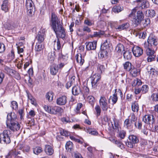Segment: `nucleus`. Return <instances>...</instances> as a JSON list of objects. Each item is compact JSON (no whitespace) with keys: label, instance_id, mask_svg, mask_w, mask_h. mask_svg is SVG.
I'll return each instance as SVG.
<instances>
[{"label":"nucleus","instance_id":"nucleus-1","mask_svg":"<svg viewBox=\"0 0 158 158\" xmlns=\"http://www.w3.org/2000/svg\"><path fill=\"white\" fill-rule=\"evenodd\" d=\"M50 25L56 36H59L62 39L64 38L66 35L65 30L60 23L57 16L54 13H52L51 14Z\"/></svg>","mask_w":158,"mask_h":158},{"label":"nucleus","instance_id":"nucleus-2","mask_svg":"<svg viewBox=\"0 0 158 158\" xmlns=\"http://www.w3.org/2000/svg\"><path fill=\"white\" fill-rule=\"evenodd\" d=\"M147 43L153 49L156 50L158 45V37L153 35H151L148 37Z\"/></svg>","mask_w":158,"mask_h":158},{"label":"nucleus","instance_id":"nucleus-3","mask_svg":"<svg viewBox=\"0 0 158 158\" xmlns=\"http://www.w3.org/2000/svg\"><path fill=\"white\" fill-rule=\"evenodd\" d=\"M11 132L9 130H5L0 134V142H3L6 144L9 143L11 141L10 135Z\"/></svg>","mask_w":158,"mask_h":158},{"label":"nucleus","instance_id":"nucleus-4","mask_svg":"<svg viewBox=\"0 0 158 158\" xmlns=\"http://www.w3.org/2000/svg\"><path fill=\"white\" fill-rule=\"evenodd\" d=\"M44 108L46 111L52 114H56L57 113H61L63 111L62 108L58 106L51 107L45 105L44 106Z\"/></svg>","mask_w":158,"mask_h":158},{"label":"nucleus","instance_id":"nucleus-5","mask_svg":"<svg viewBox=\"0 0 158 158\" xmlns=\"http://www.w3.org/2000/svg\"><path fill=\"white\" fill-rule=\"evenodd\" d=\"M129 141L126 143V145L129 148H132L135 146V143L139 142L138 138L134 135H130L128 137Z\"/></svg>","mask_w":158,"mask_h":158},{"label":"nucleus","instance_id":"nucleus-6","mask_svg":"<svg viewBox=\"0 0 158 158\" xmlns=\"http://www.w3.org/2000/svg\"><path fill=\"white\" fill-rule=\"evenodd\" d=\"M101 78V75L99 74H95L91 77V84L92 87L95 89L98 85V82Z\"/></svg>","mask_w":158,"mask_h":158},{"label":"nucleus","instance_id":"nucleus-7","mask_svg":"<svg viewBox=\"0 0 158 158\" xmlns=\"http://www.w3.org/2000/svg\"><path fill=\"white\" fill-rule=\"evenodd\" d=\"M7 127L13 131H18L21 128L20 124L17 121L6 124Z\"/></svg>","mask_w":158,"mask_h":158},{"label":"nucleus","instance_id":"nucleus-8","mask_svg":"<svg viewBox=\"0 0 158 158\" xmlns=\"http://www.w3.org/2000/svg\"><path fill=\"white\" fill-rule=\"evenodd\" d=\"M99 102L102 110L106 111L108 109L107 100L104 96H101Z\"/></svg>","mask_w":158,"mask_h":158},{"label":"nucleus","instance_id":"nucleus-9","mask_svg":"<svg viewBox=\"0 0 158 158\" xmlns=\"http://www.w3.org/2000/svg\"><path fill=\"white\" fill-rule=\"evenodd\" d=\"M143 121L146 123L152 124L155 122L154 117L153 115H146L143 117Z\"/></svg>","mask_w":158,"mask_h":158},{"label":"nucleus","instance_id":"nucleus-10","mask_svg":"<svg viewBox=\"0 0 158 158\" xmlns=\"http://www.w3.org/2000/svg\"><path fill=\"white\" fill-rule=\"evenodd\" d=\"M132 51L134 56L136 57L141 56L143 52V49L138 46H134L132 49Z\"/></svg>","mask_w":158,"mask_h":158},{"label":"nucleus","instance_id":"nucleus-11","mask_svg":"<svg viewBox=\"0 0 158 158\" xmlns=\"http://www.w3.org/2000/svg\"><path fill=\"white\" fill-rule=\"evenodd\" d=\"M17 121V116L15 114L11 112L8 114L6 124L16 122Z\"/></svg>","mask_w":158,"mask_h":158},{"label":"nucleus","instance_id":"nucleus-12","mask_svg":"<svg viewBox=\"0 0 158 158\" xmlns=\"http://www.w3.org/2000/svg\"><path fill=\"white\" fill-rule=\"evenodd\" d=\"M67 102V97L65 95L60 97L57 99L56 101V104L59 106L64 105Z\"/></svg>","mask_w":158,"mask_h":158},{"label":"nucleus","instance_id":"nucleus-13","mask_svg":"<svg viewBox=\"0 0 158 158\" xmlns=\"http://www.w3.org/2000/svg\"><path fill=\"white\" fill-rule=\"evenodd\" d=\"M111 123L113 129L115 131L118 132L121 130V127L118 120L114 118Z\"/></svg>","mask_w":158,"mask_h":158},{"label":"nucleus","instance_id":"nucleus-14","mask_svg":"<svg viewBox=\"0 0 158 158\" xmlns=\"http://www.w3.org/2000/svg\"><path fill=\"white\" fill-rule=\"evenodd\" d=\"M45 37L46 35L44 31L41 30L38 32L36 38L39 43H42L44 41Z\"/></svg>","mask_w":158,"mask_h":158},{"label":"nucleus","instance_id":"nucleus-15","mask_svg":"<svg viewBox=\"0 0 158 158\" xmlns=\"http://www.w3.org/2000/svg\"><path fill=\"white\" fill-rule=\"evenodd\" d=\"M72 93L74 95H78L81 94H82L80 86L77 85L73 87Z\"/></svg>","mask_w":158,"mask_h":158},{"label":"nucleus","instance_id":"nucleus-16","mask_svg":"<svg viewBox=\"0 0 158 158\" xmlns=\"http://www.w3.org/2000/svg\"><path fill=\"white\" fill-rule=\"evenodd\" d=\"M108 50L101 49L98 54V57L100 59L107 58L108 56Z\"/></svg>","mask_w":158,"mask_h":158},{"label":"nucleus","instance_id":"nucleus-17","mask_svg":"<svg viewBox=\"0 0 158 158\" xmlns=\"http://www.w3.org/2000/svg\"><path fill=\"white\" fill-rule=\"evenodd\" d=\"M135 2L138 3L142 9L147 8L148 6V2L147 0H135Z\"/></svg>","mask_w":158,"mask_h":158},{"label":"nucleus","instance_id":"nucleus-18","mask_svg":"<svg viewBox=\"0 0 158 158\" xmlns=\"http://www.w3.org/2000/svg\"><path fill=\"white\" fill-rule=\"evenodd\" d=\"M144 47L146 49V53L148 56L154 54V50L149 46L146 43H145L144 44Z\"/></svg>","mask_w":158,"mask_h":158},{"label":"nucleus","instance_id":"nucleus-19","mask_svg":"<svg viewBox=\"0 0 158 158\" xmlns=\"http://www.w3.org/2000/svg\"><path fill=\"white\" fill-rule=\"evenodd\" d=\"M97 45V42L94 41L93 42L88 43L86 45V49L88 50H94L96 49Z\"/></svg>","mask_w":158,"mask_h":158},{"label":"nucleus","instance_id":"nucleus-20","mask_svg":"<svg viewBox=\"0 0 158 158\" xmlns=\"http://www.w3.org/2000/svg\"><path fill=\"white\" fill-rule=\"evenodd\" d=\"M56 37H57V40H55L53 41L54 49L56 52H58V50L60 49L61 47L60 41L58 38L59 37L56 36Z\"/></svg>","mask_w":158,"mask_h":158},{"label":"nucleus","instance_id":"nucleus-21","mask_svg":"<svg viewBox=\"0 0 158 158\" xmlns=\"http://www.w3.org/2000/svg\"><path fill=\"white\" fill-rule=\"evenodd\" d=\"M129 72H130L131 75L134 77L138 76L139 74V71L137 69L134 67V66Z\"/></svg>","mask_w":158,"mask_h":158},{"label":"nucleus","instance_id":"nucleus-22","mask_svg":"<svg viewBox=\"0 0 158 158\" xmlns=\"http://www.w3.org/2000/svg\"><path fill=\"white\" fill-rule=\"evenodd\" d=\"M76 61L80 65H82L84 62V57H82L81 54H77L75 56Z\"/></svg>","mask_w":158,"mask_h":158},{"label":"nucleus","instance_id":"nucleus-23","mask_svg":"<svg viewBox=\"0 0 158 158\" xmlns=\"http://www.w3.org/2000/svg\"><path fill=\"white\" fill-rule=\"evenodd\" d=\"M123 57L127 60L131 59L132 57V52L131 50H127L123 53Z\"/></svg>","mask_w":158,"mask_h":158},{"label":"nucleus","instance_id":"nucleus-24","mask_svg":"<svg viewBox=\"0 0 158 158\" xmlns=\"http://www.w3.org/2000/svg\"><path fill=\"white\" fill-rule=\"evenodd\" d=\"M19 146L20 149L22 150L23 152H28L30 149V147L24 143L20 144Z\"/></svg>","mask_w":158,"mask_h":158},{"label":"nucleus","instance_id":"nucleus-25","mask_svg":"<svg viewBox=\"0 0 158 158\" xmlns=\"http://www.w3.org/2000/svg\"><path fill=\"white\" fill-rule=\"evenodd\" d=\"M45 151L46 153L49 155H52L54 152L53 149L52 147L48 145H45Z\"/></svg>","mask_w":158,"mask_h":158},{"label":"nucleus","instance_id":"nucleus-26","mask_svg":"<svg viewBox=\"0 0 158 158\" xmlns=\"http://www.w3.org/2000/svg\"><path fill=\"white\" fill-rule=\"evenodd\" d=\"M9 3L7 0H4L2 5V9L5 12H7L9 9Z\"/></svg>","mask_w":158,"mask_h":158},{"label":"nucleus","instance_id":"nucleus-27","mask_svg":"<svg viewBox=\"0 0 158 158\" xmlns=\"http://www.w3.org/2000/svg\"><path fill=\"white\" fill-rule=\"evenodd\" d=\"M115 50L118 53H122V52L125 51V48L123 44H118L115 48Z\"/></svg>","mask_w":158,"mask_h":158},{"label":"nucleus","instance_id":"nucleus-28","mask_svg":"<svg viewBox=\"0 0 158 158\" xmlns=\"http://www.w3.org/2000/svg\"><path fill=\"white\" fill-rule=\"evenodd\" d=\"M25 6L27 9H33L34 5L33 1L31 0H26Z\"/></svg>","mask_w":158,"mask_h":158},{"label":"nucleus","instance_id":"nucleus-29","mask_svg":"<svg viewBox=\"0 0 158 158\" xmlns=\"http://www.w3.org/2000/svg\"><path fill=\"white\" fill-rule=\"evenodd\" d=\"M58 70L57 66L56 64L50 67V73L52 75H56L58 73Z\"/></svg>","mask_w":158,"mask_h":158},{"label":"nucleus","instance_id":"nucleus-30","mask_svg":"<svg viewBox=\"0 0 158 158\" xmlns=\"http://www.w3.org/2000/svg\"><path fill=\"white\" fill-rule=\"evenodd\" d=\"M5 71L6 73L9 75H14L16 74L19 75L15 71L10 69L7 66L5 67Z\"/></svg>","mask_w":158,"mask_h":158},{"label":"nucleus","instance_id":"nucleus-31","mask_svg":"<svg viewBox=\"0 0 158 158\" xmlns=\"http://www.w3.org/2000/svg\"><path fill=\"white\" fill-rule=\"evenodd\" d=\"M139 105L136 102H134L131 104L132 110L134 112H137L139 110Z\"/></svg>","mask_w":158,"mask_h":158},{"label":"nucleus","instance_id":"nucleus-32","mask_svg":"<svg viewBox=\"0 0 158 158\" xmlns=\"http://www.w3.org/2000/svg\"><path fill=\"white\" fill-rule=\"evenodd\" d=\"M123 66L124 69L128 71H130L131 69L133 66L129 62H126L123 64Z\"/></svg>","mask_w":158,"mask_h":158},{"label":"nucleus","instance_id":"nucleus-33","mask_svg":"<svg viewBox=\"0 0 158 158\" xmlns=\"http://www.w3.org/2000/svg\"><path fill=\"white\" fill-rule=\"evenodd\" d=\"M110 41L109 39L106 40L101 45V49H106L108 50L109 47Z\"/></svg>","mask_w":158,"mask_h":158},{"label":"nucleus","instance_id":"nucleus-34","mask_svg":"<svg viewBox=\"0 0 158 158\" xmlns=\"http://www.w3.org/2000/svg\"><path fill=\"white\" fill-rule=\"evenodd\" d=\"M86 130L87 133L92 135H96L98 134V132L95 130H94L89 127L86 128Z\"/></svg>","mask_w":158,"mask_h":158},{"label":"nucleus","instance_id":"nucleus-35","mask_svg":"<svg viewBox=\"0 0 158 158\" xmlns=\"http://www.w3.org/2000/svg\"><path fill=\"white\" fill-rule=\"evenodd\" d=\"M42 151V148L40 147L37 146L33 148V153L36 155H38Z\"/></svg>","mask_w":158,"mask_h":158},{"label":"nucleus","instance_id":"nucleus-36","mask_svg":"<svg viewBox=\"0 0 158 158\" xmlns=\"http://www.w3.org/2000/svg\"><path fill=\"white\" fill-rule=\"evenodd\" d=\"M123 10V7L119 5L114 6L112 9V10L115 13H118Z\"/></svg>","mask_w":158,"mask_h":158},{"label":"nucleus","instance_id":"nucleus-37","mask_svg":"<svg viewBox=\"0 0 158 158\" xmlns=\"http://www.w3.org/2000/svg\"><path fill=\"white\" fill-rule=\"evenodd\" d=\"M129 26V24L128 23H124L122 25L119 26L116 29L119 30V31L124 30L128 28Z\"/></svg>","mask_w":158,"mask_h":158},{"label":"nucleus","instance_id":"nucleus-38","mask_svg":"<svg viewBox=\"0 0 158 158\" xmlns=\"http://www.w3.org/2000/svg\"><path fill=\"white\" fill-rule=\"evenodd\" d=\"M106 68L103 65L98 64L97 67V70L99 73H102L105 71Z\"/></svg>","mask_w":158,"mask_h":158},{"label":"nucleus","instance_id":"nucleus-39","mask_svg":"<svg viewBox=\"0 0 158 158\" xmlns=\"http://www.w3.org/2000/svg\"><path fill=\"white\" fill-rule=\"evenodd\" d=\"M46 97L49 102L52 101L53 97V93L52 91L48 92L46 94Z\"/></svg>","mask_w":158,"mask_h":158},{"label":"nucleus","instance_id":"nucleus-40","mask_svg":"<svg viewBox=\"0 0 158 158\" xmlns=\"http://www.w3.org/2000/svg\"><path fill=\"white\" fill-rule=\"evenodd\" d=\"M41 43L38 42L35 46V50L36 52H40L43 49L44 46Z\"/></svg>","mask_w":158,"mask_h":158},{"label":"nucleus","instance_id":"nucleus-41","mask_svg":"<svg viewBox=\"0 0 158 158\" xmlns=\"http://www.w3.org/2000/svg\"><path fill=\"white\" fill-rule=\"evenodd\" d=\"M56 52H54L53 54L52 52L49 53L48 55V58L49 61L52 62L55 59V55Z\"/></svg>","mask_w":158,"mask_h":158},{"label":"nucleus","instance_id":"nucleus-42","mask_svg":"<svg viewBox=\"0 0 158 158\" xmlns=\"http://www.w3.org/2000/svg\"><path fill=\"white\" fill-rule=\"evenodd\" d=\"M132 21L133 23L135 25V26H138L141 22V21L139 19H138L136 17H135L133 19Z\"/></svg>","mask_w":158,"mask_h":158},{"label":"nucleus","instance_id":"nucleus-43","mask_svg":"<svg viewBox=\"0 0 158 158\" xmlns=\"http://www.w3.org/2000/svg\"><path fill=\"white\" fill-rule=\"evenodd\" d=\"M75 78V76H73L71 78V80L66 83L65 86L67 89H68L71 86L73 82L74 81Z\"/></svg>","mask_w":158,"mask_h":158},{"label":"nucleus","instance_id":"nucleus-44","mask_svg":"<svg viewBox=\"0 0 158 158\" xmlns=\"http://www.w3.org/2000/svg\"><path fill=\"white\" fill-rule=\"evenodd\" d=\"M111 97V99L113 104H115L118 100V97H117V94L116 93V89L115 90V93Z\"/></svg>","mask_w":158,"mask_h":158},{"label":"nucleus","instance_id":"nucleus-45","mask_svg":"<svg viewBox=\"0 0 158 158\" xmlns=\"http://www.w3.org/2000/svg\"><path fill=\"white\" fill-rule=\"evenodd\" d=\"M148 72L150 75H152V76H156L158 74L157 71L153 68H151L150 69V71H149Z\"/></svg>","mask_w":158,"mask_h":158},{"label":"nucleus","instance_id":"nucleus-46","mask_svg":"<svg viewBox=\"0 0 158 158\" xmlns=\"http://www.w3.org/2000/svg\"><path fill=\"white\" fill-rule=\"evenodd\" d=\"M73 143L72 142L69 141H68L66 144L65 147L66 149L68 151H71L72 148Z\"/></svg>","mask_w":158,"mask_h":158},{"label":"nucleus","instance_id":"nucleus-47","mask_svg":"<svg viewBox=\"0 0 158 158\" xmlns=\"http://www.w3.org/2000/svg\"><path fill=\"white\" fill-rule=\"evenodd\" d=\"M136 17L141 21L144 18V15L141 11L139 10L137 12Z\"/></svg>","mask_w":158,"mask_h":158},{"label":"nucleus","instance_id":"nucleus-48","mask_svg":"<svg viewBox=\"0 0 158 158\" xmlns=\"http://www.w3.org/2000/svg\"><path fill=\"white\" fill-rule=\"evenodd\" d=\"M11 107L12 109L15 110H17L18 108V104L15 101H13L11 103Z\"/></svg>","mask_w":158,"mask_h":158},{"label":"nucleus","instance_id":"nucleus-49","mask_svg":"<svg viewBox=\"0 0 158 158\" xmlns=\"http://www.w3.org/2000/svg\"><path fill=\"white\" fill-rule=\"evenodd\" d=\"M89 102L93 106L94 102H95V99L94 97L92 96H89L87 98Z\"/></svg>","mask_w":158,"mask_h":158},{"label":"nucleus","instance_id":"nucleus-50","mask_svg":"<svg viewBox=\"0 0 158 158\" xmlns=\"http://www.w3.org/2000/svg\"><path fill=\"white\" fill-rule=\"evenodd\" d=\"M23 109H19L18 110V113L20 116V118L21 120L23 119V117L24 115Z\"/></svg>","mask_w":158,"mask_h":158},{"label":"nucleus","instance_id":"nucleus-51","mask_svg":"<svg viewBox=\"0 0 158 158\" xmlns=\"http://www.w3.org/2000/svg\"><path fill=\"white\" fill-rule=\"evenodd\" d=\"M148 16L150 17H153L156 14L155 11L153 10H150L148 11Z\"/></svg>","mask_w":158,"mask_h":158},{"label":"nucleus","instance_id":"nucleus-52","mask_svg":"<svg viewBox=\"0 0 158 158\" xmlns=\"http://www.w3.org/2000/svg\"><path fill=\"white\" fill-rule=\"evenodd\" d=\"M151 98L154 101H158V94L156 93L153 94L151 95Z\"/></svg>","mask_w":158,"mask_h":158},{"label":"nucleus","instance_id":"nucleus-53","mask_svg":"<svg viewBox=\"0 0 158 158\" xmlns=\"http://www.w3.org/2000/svg\"><path fill=\"white\" fill-rule=\"evenodd\" d=\"M148 86L147 85H143L141 88V90L142 93L143 94L146 93L148 90Z\"/></svg>","mask_w":158,"mask_h":158},{"label":"nucleus","instance_id":"nucleus-54","mask_svg":"<svg viewBox=\"0 0 158 158\" xmlns=\"http://www.w3.org/2000/svg\"><path fill=\"white\" fill-rule=\"evenodd\" d=\"M95 109L97 112V115L98 117L100 115L101 112V109L100 106L99 105H97L95 108Z\"/></svg>","mask_w":158,"mask_h":158},{"label":"nucleus","instance_id":"nucleus-55","mask_svg":"<svg viewBox=\"0 0 158 158\" xmlns=\"http://www.w3.org/2000/svg\"><path fill=\"white\" fill-rule=\"evenodd\" d=\"M60 134L63 136H67L69 135V132L63 130L60 131Z\"/></svg>","mask_w":158,"mask_h":158},{"label":"nucleus","instance_id":"nucleus-56","mask_svg":"<svg viewBox=\"0 0 158 158\" xmlns=\"http://www.w3.org/2000/svg\"><path fill=\"white\" fill-rule=\"evenodd\" d=\"M148 56L147 58L148 61V62H151L154 60L155 58V56L154 55V54L151 55H149Z\"/></svg>","mask_w":158,"mask_h":158},{"label":"nucleus","instance_id":"nucleus-57","mask_svg":"<svg viewBox=\"0 0 158 158\" xmlns=\"http://www.w3.org/2000/svg\"><path fill=\"white\" fill-rule=\"evenodd\" d=\"M5 50V45L3 43H0V53L3 52Z\"/></svg>","mask_w":158,"mask_h":158},{"label":"nucleus","instance_id":"nucleus-58","mask_svg":"<svg viewBox=\"0 0 158 158\" xmlns=\"http://www.w3.org/2000/svg\"><path fill=\"white\" fill-rule=\"evenodd\" d=\"M84 23L85 24L89 26H91L92 25L94 24L93 23L88 19H85L84 21Z\"/></svg>","mask_w":158,"mask_h":158},{"label":"nucleus","instance_id":"nucleus-59","mask_svg":"<svg viewBox=\"0 0 158 158\" xmlns=\"http://www.w3.org/2000/svg\"><path fill=\"white\" fill-rule=\"evenodd\" d=\"M124 126L128 128L131 125V124L129 122V120L128 119H126L124 122Z\"/></svg>","mask_w":158,"mask_h":158},{"label":"nucleus","instance_id":"nucleus-60","mask_svg":"<svg viewBox=\"0 0 158 158\" xmlns=\"http://www.w3.org/2000/svg\"><path fill=\"white\" fill-rule=\"evenodd\" d=\"M119 136L122 139H123L125 136V132L123 131H121L118 132L119 133Z\"/></svg>","mask_w":158,"mask_h":158},{"label":"nucleus","instance_id":"nucleus-61","mask_svg":"<svg viewBox=\"0 0 158 158\" xmlns=\"http://www.w3.org/2000/svg\"><path fill=\"white\" fill-rule=\"evenodd\" d=\"M135 126L137 127L139 129H140L142 127V123H141L139 121H138V122H136L135 123Z\"/></svg>","mask_w":158,"mask_h":158},{"label":"nucleus","instance_id":"nucleus-62","mask_svg":"<svg viewBox=\"0 0 158 158\" xmlns=\"http://www.w3.org/2000/svg\"><path fill=\"white\" fill-rule=\"evenodd\" d=\"M83 31H86L88 33L90 32L91 31V30L90 28L86 26H84L83 28Z\"/></svg>","mask_w":158,"mask_h":158},{"label":"nucleus","instance_id":"nucleus-63","mask_svg":"<svg viewBox=\"0 0 158 158\" xmlns=\"http://www.w3.org/2000/svg\"><path fill=\"white\" fill-rule=\"evenodd\" d=\"M131 118L130 119L131 120V122H135L137 120V118L135 116L134 114H132L131 116Z\"/></svg>","mask_w":158,"mask_h":158},{"label":"nucleus","instance_id":"nucleus-64","mask_svg":"<svg viewBox=\"0 0 158 158\" xmlns=\"http://www.w3.org/2000/svg\"><path fill=\"white\" fill-rule=\"evenodd\" d=\"M151 23V21L149 19L147 18L145 19L144 24L145 26H147L148 24H150Z\"/></svg>","mask_w":158,"mask_h":158}]
</instances>
